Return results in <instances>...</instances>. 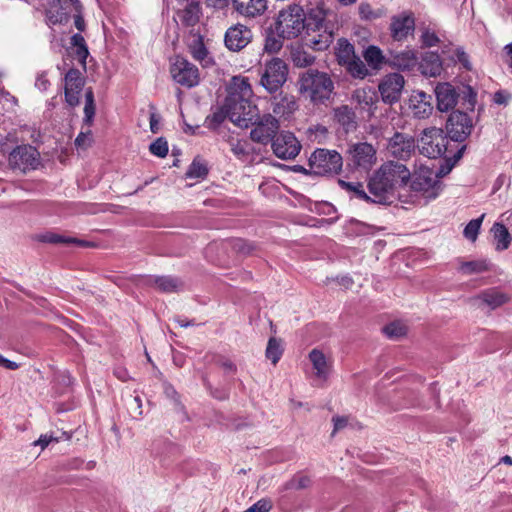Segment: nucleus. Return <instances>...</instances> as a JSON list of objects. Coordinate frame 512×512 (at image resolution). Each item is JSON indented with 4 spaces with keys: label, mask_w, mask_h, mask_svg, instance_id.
Here are the masks:
<instances>
[{
    "label": "nucleus",
    "mask_w": 512,
    "mask_h": 512,
    "mask_svg": "<svg viewBox=\"0 0 512 512\" xmlns=\"http://www.w3.org/2000/svg\"><path fill=\"white\" fill-rule=\"evenodd\" d=\"M411 176L404 164L387 162L373 175L368 183L371 201L378 204H392L397 199L399 188L406 185Z\"/></svg>",
    "instance_id": "nucleus-1"
},
{
    "label": "nucleus",
    "mask_w": 512,
    "mask_h": 512,
    "mask_svg": "<svg viewBox=\"0 0 512 512\" xmlns=\"http://www.w3.org/2000/svg\"><path fill=\"white\" fill-rule=\"evenodd\" d=\"M326 13L322 8L311 9L303 37L304 44L315 50H326L333 41V33L325 23Z\"/></svg>",
    "instance_id": "nucleus-2"
},
{
    "label": "nucleus",
    "mask_w": 512,
    "mask_h": 512,
    "mask_svg": "<svg viewBox=\"0 0 512 512\" xmlns=\"http://www.w3.org/2000/svg\"><path fill=\"white\" fill-rule=\"evenodd\" d=\"M333 88V82L326 73L313 69L303 72L298 80L300 94L315 104L329 99Z\"/></svg>",
    "instance_id": "nucleus-3"
},
{
    "label": "nucleus",
    "mask_w": 512,
    "mask_h": 512,
    "mask_svg": "<svg viewBox=\"0 0 512 512\" xmlns=\"http://www.w3.org/2000/svg\"><path fill=\"white\" fill-rule=\"evenodd\" d=\"M308 16L300 5L292 4L279 11L275 29L282 39H295L305 31Z\"/></svg>",
    "instance_id": "nucleus-4"
},
{
    "label": "nucleus",
    "mask_w": 512,
    "mask_h": 512,
    "mask_svg": "<svg viewBox=\"0 0 512 512\" xmlns=\"http://www.w3.org/2000/svg\"><path fill=\"white\" fill-rule=\"evenodd\" d=\"M289 68L284 60L274 57L266 61L259 73V84L269 93L274 94L286 83Z\"/></svg>",
    "instance_id": "nucleus-5"
},
{
    "label": "nucleus",
    "mask_w": 512,
    "mask_h": 512,
    "mask_svg": "<svg viewBox=\"0 0 512 512\" xmlns=\"http://www.w3.org/2000/svg\"><path fill=\"white\" fill-rule=\"evenodd\" d=\"M225 112L228 119L240 128H248L258 118L257 106L251 100L235 99V96H227Z\"/></svg>",
    "instance_id": "nucleus-6"
},
{
    "label": "nucleus",
    "mask_w": 512,
    "mask_h": 512,
    "mask_svg": "<svg viewBox=\"0 0 512 512\" xmlns=\"http://www.w3.org/2000/svg\"><path fill=\"white\" fill-rule=\"evenodd\" d=\"M342 164V156L335 150L317 149L309 158L310 169L316 175L337 174Z\"/></svg>",
    "instance_id": "nucleus-7"
},
{
    "label": "nucleus",
    "mask_w": 512,
    "mask_h": 512,
    "mask_svg": "<svg viewBox=\"0 0 512 512\" xmlns=\"http://www.w3.org/2000/svg\"><path fill=\"white\" fill-rule=\"evenodd\" d=\"M411 188L425 199H435L441 191V183L437 174L426 166H420L412 176Z\"/></svg>",
    "instance_id": "nucleus-8"
},
{
    "label": "nucleus",
    "mask_w": 512,
    "mask_h": 512,
    "mask_svg": "<svg viewBox=\"0 0 512 512\" xmlns=\"http://www.w3.org/2000/svg\"><path fill=\"white\" fill-rule=\"evenodd\" d=\"M447 143L443 130L436 127L424 129L419 139L420 151L428 158L442 156L447 150Z\"/></svg>",
    "instance_id": "nucleus-9"
},
{
    "label": "nucleus",
    "mask_w": 512,
    "mask_h": 512,
    "mask_svg": "<svg viewBox=\"0 0 512 512\" xmlns=\"http://www.w3.org/2000/svg\"><path fill=\"white\" fill-rule=\"evenodd\" d=\"M170 73L175 82L187 88L197 86L200 82L198 68L181 56L171 60Z\"/></svg>",
    "instance_id": "nucleus-10"
},
{
    "label": "nucleus",
    "mask_w": 512,
    "mask_h": 512,
    "mask_svg": "<svg viewBox=\"0 0 512 512\" xmlns=\"http://www.w3.org/2000/svg\"><path fill=\"white\" fill-rule=\"evenodd\" d=\"M9 164L21 172L35 170L40 165V154L31 145L16 147L9 155Z\"/></svg>",
    "instance_id": "nucleus-11"
},
{
    "label": "nucleus",
    "mask_w": 512,
    "mask_h": 512,
    "mask_svg": "<svg viewBox=\"0 0 512 512\" xmlns=\"http://www.w3.org/2000/svg\"><path fill=\"white\" fill-rule=\"evenodd\" d=\"M272 150L276 157L291 160L300 153L301 144L293 133L283 131L273 139Z\"/></svg>",
    "instance_id": "nucleus-12"
},
{
    "label": "nucleus",
    "mask_w": 512,
    "mask_h": 512,
    "mask_svg": "<svg viewBox=\"0 0 512 512\" xmlns=\"http://www.w3.org/2000/svg\"><path fill=\"white\" fill-rule=\"evenodd\" d=\"M255 127L250 132V137L253 141L261 144H267L276 137L279 130V121L271 114L259 117L252 124Z\"/></svg>",
    "instance_id": "nucleus-13"
},
{
    "label": "nucleus",
    "mask_w": 512,
    "mask_h": 512,
    "mask_svg": "<svg viewBox=\"0 0 512 512\" xmlns=\"http://www.w3.org/2000/svg\"><path fill=\"white\" fill-rule=\"evenodd\" d=\"M405 85L404 77L399 73L386 75L379 83V92L385 103L394 104L399 101Z\"/></svg>",
    "instance_id": "nucleus-14"
},
{
    "label": "nucleus",
    "mask_w": 512,
    "mask_h": 512,
    "mask_svg": "<svg viewBox=\"0 0 512 512\" xmlns=\"http://www.w3.org/2000/svg\"><path fill=\"white\" fill-rule=\"evenodd\" d=\"M349 160L355 168L367 171L376 162V150L367 142L353 144L349 149Z\"/></svg>",
    "instance_id": "nucleus-15"
},
{
    "label": "nucleus",
    "mask_w": 512,
    "mask_h": 512,
    "mask_svg": "<svg viewBox=\"0 0 512 512\" xmlns=\"http://www.w3.org/2000/svg\"><path fill=\"white\" fill-rule=\"evenodd\" d=\"M471 121L466 113L452 112L446 123L447 134L453 141H463L471 132Z\"/></svg>",
    "instance_id": "nucleus-16"
},
{
    "label": "nucleus",
    "mask_w": 512,
    "mask_h": 512,
    "mask_svg": "<svg viewBox=\"0 0 512 512\" xmlns=\"http://www.w3.org/2000/svg\"><path fill=\"white\" fill-rule=\"evenodd\" d=\"M407 111L414 118H428L433 112L431 95L423 91H413L407 102Z\"/></svg>",
    "instance_id": "nucleus-17"
},
{
    "label": "nucleus",
    "mask_w": 512,
    "mask_h": 512,
    "mask_svg": "<svg viewBox=\"0 0 512 512\" xmlns=\"http://www.w3.org/2000/svg\"><path fill=\"white\" fill-rule=\"evenodd\" d=\"M386 64L393 69L412 71L419 65L418 53L411 48H406L402 51H390Z\"/></svg>",
    "instance_id": "nucleus-18"
},
{
    "label": "nucleus",
    "mask_w": 512,
    "mask_h": 512,
    "mask_svg": "<svg viewBox=\"0 0 512 512\" xmlns=\"http://www.w3.org/2000/svg\"><path fill=\"white\" fill-rule=\"evenodd\" d=\"M65 100L71 107L80 103V93L83 90L85 79L77 69H70L65 75Z\"/></svg>",
    "instance_id": "nucleus-19"
},
{
    "label": "nucleus",
    "mask_w": 512,
    "mask_h": 512,
    "mask_svg": "<svg viewBox=\"0 0 512 512\" xmlns=\"http://www.w3.org/2000/svg\"><path fill=\"white\" fill-rule=\"evenodd\" d=\"M251 39V30L247 26L238 23L227 29L224 42L230 51H240L251 42Z\"/></svg>",
    "instance_id": "nucleus-20"
},
{
    "label": "nucleus",
    "mask_w": 512,
    "mask_h": 512,
    "mask_svg": "<svg viewBox=\"0 0 512 512\" xmlns=\"http://www.w3.org/2000/svg\"><path fill=\"white\" fill-rule=\"evenodd\" d=\"M387 147L392 156L407 159L415 150V140L411 135L397 132L390 138Z\"/></svg>",
    "instance_id": "nucleus-21"
},
{
    "label": "nucleus",
    "mask_w": 512,
    "mask_h": 512,
    "mask_svg": "<svg viewBox=\"0 0 512 512\" xmlns=\"http://www.w3.org/2000/svg\"><path fill=\"white\" fill-rule=\"evenodd\" d=\"M509 300V295L497 288L486 289L471 299L473 305L479 308L488 307L492 310L501 307Z\"/></svg>",
    "instance_id": "nucleus-22"
},
{
    "label": "nucleus",
    "mask_w": 512,
    "mask_h": 512,
    "mask_svg": "<svg viewBox=\"0 0 512 512\" xmlns=\"http://www.w3.org/2000/svg\"><path fill=\"white\" fill-rule=\"evenodd\" d=\"M414 18L408 14L393 16L390 24L391 36L396 41H402L414 31Z\"/></svg>",
    "instance_id": "nucleus-23"
},
{
    "label": "nucleus",
    "mask_w": 512,
    "mask_h": 512,
    "mask_svg": "<svg viewBox=\"0 0 512 512\" xmlns=\"http://www.w3.org/2000/svg\"><path fill=\"white\" fill-rule=\"evenodd\" d=\"M437 107L440 111H448L455 107L459 93L450 83H439L435 88Z\"/></svg>",
    "instance_id": "nucleus-24"
},
{
    "label": "nucleus",
    "mask_w": 512,
    "mask_h": 512,
    "mask_svg": "<svg viewBox=\"0 0 512 512\" xmlns=\"http://www.w3.org/2000/svg\"><path fill=\"white\" fill-rule=\"evenodd\" d=\"M234 10L245 18H256L265 13L266 0H232Z\"/></svg>",
    "instance_id": "nucleus-25"
},
{
    "label": "nucleus",
    "mask_w": 512,
    "mask_h": 512,
    "mask_svg": "<svg viewBox=\"0 0 512 512\" xmlns=\"http://www.w3.org/2000/svg\"><path fill=\"white\" fill-rule=\"evenodd\" d=\"M308 357L315 371V376L320 380H327L332 368L331 358L319 349L311 350Z\"/></svg>",
    "instance_id": "nucleus-26"
},
{
    "label": "nucleus",
    "mask_w": 512,
    "mask_h": 512,
    "mask_svg": "<svg viewBox=\"0 0 512 512\" xmlns=\"http://www.w3.org/2000/svg\"><path fill=\"white\" fill-rule=\"evenodd\" d=\"M188 50L193 59L198 61L202 67L207 68L214 64L213 57L210 55L201 37L193 39L188 46Z\"/></svg>",
    "instance_id": "nucleus-27"
},
{
    "label": "nucleus",
    "mask_w": 512,
    "mask_h": 512,
    "mask_svg": "<svg viewBox=\"0 0 512 512\" xmlns=\"http://www.w3.org/2000/svg\"><path fill=\"white\" fill-rule=\"evenodd\" d=\"M228 96H235V99L251 100L253 97V89L248 78L243 76H234L231 81Z\"/></svg>",
    "instance_id": "nucleus-28"
},
{
    "label": "nucleus",
    "mask_w": 512,
    "mask_h": 512,
    "mask_svg": "<svg viewBox=\"0 0 512 512\" xmlns=\"http://www.w3.org/2000/svg\"><path fill=\"white\" fill-rule=\"evenodd\" d=\"M419 68L422 74L429 77H436L440 75L442 71V61L438 54L430 52L427 53L421 63H419Z\"/></svg>",
    "instance_id": "nucleus-29"
},
{
    "label": "nucleus",
    "mask_w": 512,
    "mask_h": 512,
    "mask_svg": "<svg viewBox=\"0 0 512 512\" xmlns=\"http://www.w3.org/2000/svg\"><path fill=\"white\" fill-rule=\"evenodd\" d=\"M334 118L347 132L356 127L355 113L347 105L335 108Z\"/></svg>",
    "instance_id": "nucleus-30"
},
{
    "label": "nucleus",
    "mask_w": 512,
    "mask_h": 512,
    "mask_svg": "<svg viewBox=\"0 0 512 512\" xmlns=\"http://www.w3.org/2000/svg\"><path fill=\"white\" fill-rule=\"evenodd\" d=\"M37 239L44 243L51 244H76L78 246L88 247L90 243L84 240H79L74 237H66L60 234H56L53 232H47L44 234L38 235Z\"/></svg>",
    "instance_id": "nucleus-31"
},
{
    "label": "nucleus",
    "mask_w": 512,
    "mask_h": 512,
    "mask_svg": "<svg viewBox=\"0 0 512 512\" xmlns=\"http://www.w3.org/2000/svg\"><path fill=\"white\" fill-rule=\"evenodd\" d=\"M363 57L367 64L375 70L381 69L387 61V57L383 55L382 50L375 45L368 46L363 52Z\"/></svg>",
    "instance_id": "nucleus-32"
},
{
    "label": "nucleus",
    "mask_w": 512,
    "mask_h": 512,
    "mask_svg": "<svg viewBox=\"0 0 512 512\" xmlns=\"http://www.w3.org/2000/svg\"><path fill=\"white\" fill-rule=\"evenodd\" d=\"M291 60L296 67L305 68L315 62V57L302 46L296 45L291 47Z\"/></svg>",
    "instance_id": "nucleus-33"
},
{
    "label": "nucleus",
    "mask_w": 512,
    "mask_h": 512,
    "mask_svg": "<svg viewBox=\"0 0 512 512\" xmlns=\"http://www.w3.org/2000/svg\"><path fill=\"white\" fill-rule=\"evenodd\" d=\"M496 241V250H506L511 243V236L508 229L501 223H495L491 229Z\"/></svg>",
    "instance_id": "nucleus-34"
},
{
    "label": "nucleus",
    "mask_w": 512,
    "mask_h": 512,
    "mask_svg": "<svg viewBox=\"0 0 512 512\" xmlns=\"http://www.w3.org/2000/svg\"><path fill=\"white\" fill-rule=\"evenodd\" d=\"M70 43L76 59L83 67H85L89 52L84 37L81 34L76 33L71 37Z\"/></svg>",
    "instance_id": "nucleus-35"
},
{
    "label": "nucleus",
    "mask_w": 512,
    "mask_h": 512,
    "mask_svg": "<svg viewBox=\"0 0 512 512\" xmlns=\"http://www.w3.org/2000/svg\"><path fill=\"white\" fill-rule=\"evenodd\" d=\"M178 17L186 26L195 25L200 18V6L196 2H190L178 12Z\"/></svg>",
    "instance_id": "nucleus-36"
},
{
    "label": "nucleus",
    "mask_w": 512,
    "mask_h": 512,
    "mask_svg": "<svg viewBox=\"0 0 512 512\" xmlns=\"http://www.w3.org/2000/svg\"><path fill=\"white\" fill-rule=\"evenodd\" d=\"M336 57L338 63L342 66H345L356 57L354 46L346 39H340L337 43Z\"/></svg>",
    "instance_id": "nucleus-37"
},
{
    "label": "nucleus",
    "mask_w": 512,
    "mask_h": 512,
    "mask_svg": "<svg viewBox=\"0 0 512 512\" xmlns=\"http://www.w3.org/2000/svg\"><path fill=\"white\" fill-rule=\"evenodd\" d=\"M158 290L162 292H175L181 287V282L168 276H157L149 280Z\"/></svg>",
    "instance_id": "nucleus-38"
},
{
    "label": "nucleus",
    "mask_w": 512,
    "mask_h": 512,
    "mask_svg": "<svg viewBox=\"0 0 512 512\" xmlns=\"http://www.w3.org/2000/svg\"><path fill=\"white\" fill-rule=\"evenodd\" d=\"M296 109V102L288 97H282L273 104V113L278 116H286Z\"/></svg>",
    "instance_id": "nucleus-39"
},
{
    "label": "nucleus",
    "mask_w": 512,
    "mask_h": 512,
    "mask_svg": "<svg viewBox=\"0 0 512 512\" xmlns=\"http://www.w3.org/2000/svg\"><path fill=\"white\" fill-rule=\"evenodd\" d=\"M459 270L464 275L481 273L488 270V263L485 260L462 262Z\"/></svg>",
    "instance_id": "nucleus-40"
},
{
    "label": "nucleus",
    "mask_w": 512,
    "mask_h": 512,
    "mask_svg": "<svg viewBox=\"0 0 512 512\" xmlns=\"http://www.w3.org/2000/svg\"><path fill=\"white\" fill-rule=\"evenodd\" d=\"M347 71L355 78L363 79L368 75V69L359 57H355L345 65Z\"/></svg>",
    "instance_id": "nucleus-41"
},
{
    "label": "nucleus",
    "mask_w": 512,
    "mask_h": 512,
    "mask_svg": "<svg viewBox=\"0 0 512 512\" xmlns=\"http://www.w3.org/2000/svg\"><path fill=\"white\" fill-rule=\"evenodd\" d=\"M95 115L94 93L91 88L85 92L84 122L90 126Z\"/></svg>",
    "instance_id": "nucleus-42"
},
{
    "label": "nucleus",
    "mask_w": 512,
    "mask_h": 512,
    "mask_svg": "<svg viewBox=\"0 0 512 512\" xmlns=\"http://www.w3.org/2000/svg\"><path fill=\"white\" fill-rule=\"evenodd\" d=\"M282 353L280 342L275 338H270L266 348V357L275 365L280 360Z\"/></svg>",
    "instance_id": "nucleus-43"
},
{
    "label": "nucleus",
    "mask_w": 512,
    "mask_h": 512,
    "mask_svg": "<svg viewBox=\"0 0 512 512\" xmlns=\"http://www.w3.org/2000/svg\"><path fill=\"white\" fill-rule=\"evenodd\" d=\"M484 219V214H482L479 218L472 219L464 228L463 234L464 237L472 242L476 241L478 233L481 228L482 221Z\"/></svg>",
    "instance_id": "nucleus-44"
},
{
    "label": "nucleus",
    "mask_w": 512,
    "mask_h": 512,
    "mask_svg": "<svg viewBox=\"0 0 512 512\" xmlns=\"http://www.w3.org/2000/svg\"><path fill=\"white\" fill-rule=\"evenodd\" d=\"M149 151L151 154L159 158L166 157L169 151L167 140L163 137L157 138L149 145Z\"/></svg>",
    "instance_id": "nucleus-45"
},
{
    "label": "nucleus",
    "mask_w": 512,
    "mask_h": 512,
    "mask_svg": "<svg viewBox=\"0 0 512 512\" xmlns=\"http://www.w3.org/2000/svg\"><path fill=\"white\" fill-rule=\"evenodd\" d=\"M207 173L206 165L200 160L194 159L186 172V176L188 178H203Z\"/></svg>",
    "instance_id": "nucleus-46"
},
{
    "label": "nucleus",
    "mask_w": 512,
    "mask_h": 512,
    "mask_svg": "<svg viewBox=\"0 0 512 512\" xmlns=\"http://www.w3.org/2000/svg\"><path fill=\"white\" fill-rule=\"evenodd\" d=\"M383 332L391 339H398L406 334V327L400 322H393L386 325Z\"/></svg>",
    "instance_id": "nucleus-47"
},
{
    "label": "nucleus",
    "mask_w": 512,
    "mask_h": 512,
    "mask_svg": "<svg viewBox=\"0 0 512 512\" xmlns=\"http://www.w3.org/2000/svg\"><path fill=\"white\" fill-rule=\"evenodd\" d=\"M310 484V479L307 476L294 477L283 486V490L289 489H304Z\"/></svg>",
    "instance_id": "nucleus-48"
},
{
    "label": "nucleus",
    "mask_w": 512,
    "mask_h": 512,
    "mask_svg": "<svg viewBox=\"0 0 512 512\" xmlns=\"http://www.w3.org/2000/svg\"><path fill=\"white\" fill-rule=\"evenodd\" d=\"M420 40H421L423 46H425V47H433V46H436L440 42V39L437 36V34L429 28H425L422 31Z\"/></svg>",
    "instance_id": "nucleus-49"
},
{
    "label": "nucleus",
    "mask_w": 512,
    "mask_h": 512,
    "mask_svg": "<svg viewBox=\"0 0 512 512\" xmlns=\"http://www.w3.org/2000/svg\"><path fill=\"white\" fill-rule=\"evenodd\" d=\"M248 144L245 141L237 140L231 143V150L233 154L239 159H245L248 156Z\"/></svg>",
    "instance_id": "nucleus-50"
},
{
    "label": "nucleus",
    "mask_w": 512,
    "mask_h": 512,
    "mask_svg": "<svg viewBox=\"0 0 512 512\" xmlns=\"http://www.w3.org/2000/svg\"><path fill=\"white\" fill-rule=\"evenodd\" d=\"M272 508V503L268 499H260L249 507L244 512H269Z\"/></svg>",
    "instance_id": "nucleus-51"
},
{
    "label": "nucleus",
    "mask_w": 512,
    "mask_h": 512,
    "mask_svg": "<svg viewBox=\"0 0 512 512\" xmlns=\"http://www.w3.org/2000/svg\"><path fill=\"white\" fill-rule=\"evenodd\" d=\"M342 186H345L347 189L354 191L357 196L364 200H371L372 196H368L366 192L363 190V186L360 183H346L344 181H340Z\"/></svg>",
    "instance_id": "nucleus-52"
},
{
    "label": "nucleus",
    "mask_w": 512,
    "mask_h": 512,
    "mask_svg": "<svg viewBox=\"0 0 512 512\" xmlns=\"http://www.w3.org/2000/svg\"><path fill=\"white\" fill-rule=\"evenodd\" d=\"M91 143L92 135L90 130H88L87 132H80L75 139V145L78 148L86 149L91 145Z\"/></svg>",
    "instance_id": "nucleus-53"
},
{
    "label": "nucleus",
    "mask_w": 512,
    "mask_h": 512,
    "mask_svg": "<svg viewBox=\"0 0 512 512\" xmlns=\"http://www.w3.org/2000/svg\"><path fill=\"white\" fill-rule=\"evenodd\" d=\"M454 61L460 63L467 70H471L472 69L471 63L469 61V56L461 48H457L455 50V59H454Z\"/></svg>",
    "instance_id": "nucleus-54"
},
{
    "label": "nucleus",
    "mask_w": 512,
    "mask_h": 512,
    "mask_svg": "<svg viewBox=\"0 0 512 512\" xmlns=\"http://www.w3.org/2000/svg\"><path fill=\"white\" fill-rule=\"evenodd\" d=\"M282 48V42L274 37L266 39L264 49L269 53H276Z\"/></svg>",
    "instance_id": "nucleus-55"
},
{
    "label": "nucleus",
    "mask_w": 512,
    "mask_h": 512,
    "mask_svg": "<svg viewBox=\"0 0 512 512\" xmlns=\"http://www.w3.org/2000/svg\"><path fill=\"white\" fill-rule=\"evenodd\" d=\"M359 13L362 19L370 20L377 17L372 7L367 3H361L359 6Z\"/></svg>",
    "instance_id": "nucleus-56"
},
{
    "label": "nucleus",
    "mask_w": 512,
    "mask_h": 512,
    "mask_svg": "<svg viewBox=\"0 0 512 512\" xmlns=\"http://www.w3.org/2000/svg\"><path fill=\"white\" fill-rule=\"evenodd\" d=\"M354 98L359 102H364L366 105H369L373 102V96L370 93H367L364 89H358L354 93Z\"/></svg>",
    "instance_id": "nucleus-57"
},
{
    "label": "nucleus",
    "mask_w": 512,
    "mask_h": 512,
    "mask_svg": "<svg viewBox=\"0 0 512 512\" xmlns=\"http://www.w3.org/2000/svg\"><path fill=\"white\" fill-rule=\"evenodd\" d=\"M58 442V438L53 435L44 434L39 437L37 441L34 442L35 446H40L41 449H45L50 443Z\"/></svg>",
    "instance_id": "nucleus-58"
},
{
    "label": "nucleus",
    "mask_w": 512,
    "mask_h": 512,
    "mask_svg": "<svg viewBox=\"0 0 512 512\" xmlns=\"http://www.w3.org/2000/svg\"><path fill=\"white\" fill-rule=\"evenodd\" d=\"M226 118H228L227 113L225 112V104L218 111L214 112L211 116V121L215 124H221Z\"/></svg>",
    "instance_id": "nucleus-59"
},
{
    "label": "nucleus",
    "mask_w": 512,
    "mask_h": 512,
    "mask_svg": "<svg viewBox=\"0 0 512 512\" xmlns=\"http://www.w3.org/2000/svg\"><path fill=\"white\" fill-rule=\"evenodd\" d=\"M149 120L151 131L157 133L159 131L160 117L155 112H151Z\"/></svg>",
    "instance_id": "nucleus-60"
},
{
    "label": "nucleus",
    "mask_w": 512,
    "mask_h": 512,
    "mask_svg": "<svg viewBox=\"0 0 512 512\" xmlns=\"http://www.w3.org/2000/svg\"><path fill=\"white\" fill-rule=\"evenodd\" d=\"M206 4L216 9H223L228 6L230 0H205Z\"/></svg>",
    "instance_id": "nucleus-61"
},
{
    "label": "nucleus",
    "mask_w": 512,
    "mask_h": 512,
    "mask_svg": "<svg viewBox=\"0 0 512 512\" xmlns=\"http://www.w3.org/2000/svg\"><path fill=\"white\" fill-rule=\"evenodd\" d=\"M503 59L512 69V43H509L504 47Z\"/></svg>",
    "instance_id": "nucleus-62"
},
{
    "label": "nucleus",
    "mask_w": 512,
    "mask_h": 512,
    "mask_svg": "<svg viewBox=\"0 0 512 512\" xmlns=\"http://www.w3.org/2000/svg\"><path fill=\"white\" fill-rule=\"evenodd\" d=\"M334 432L344 428L347 425V419L345 417H334Z\"/></svg>",
    "instance_id": "nucleus-63"
},
{
    "label": "nucleus",
    "mask_w": 512,
    "mask_h": 512,
    "mask_svg": "<svg viewBox=\"0 0 512 512\" xmlns=\"http://www.w3.org/2000/svg\"><path fill=\"white\" fill-rule=\"evenodd\" d=\"M494 102L497 104H506L508 102V97L502 92H496L494 94Z\"/></svg>",
    "instance_id": "nucleus-64"
}]
</instances>
